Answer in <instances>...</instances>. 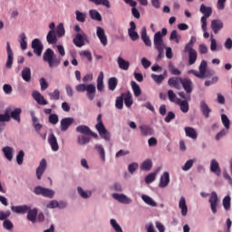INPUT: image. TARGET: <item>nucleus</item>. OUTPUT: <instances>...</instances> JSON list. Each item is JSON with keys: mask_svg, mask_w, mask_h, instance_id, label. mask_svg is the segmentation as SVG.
Wrapping results in <instances>:
<instances>
[{"mask_svg": "<svg viewBox=\"0 0 232 232\" xmlns=\"http://www.w3.org/2000/svg\"><path fill=\"white\" fill-rule=\"evenodd\" d=\"M43 60L47 63L50 68H55L61 64V57L55 56V53L51 48L45 50Z\"/></svg>", "mask_w": 232, "mask_h": 232, "instance_id": "1", "label": "nucleus"}, {"mask_svg": "<svg viewBox=\"0 0 232 232\" xmlns=\"http://www.w3.org/2000/svg\"><path fill=\"white\" fill-rule=\"evenodd\" d=\"M76 91H78L80 93L86 92V97L89 99V101H93V99H95V93H97V88L92 83L78 84L76 85Z\"/></svg>", "mask_w": 232, "mask_h": 232, "instance_id": "2", "label": "nucleus"}, {"mask_svg": "<svg viewBox=\"0 0 232 232\" xmlns=\"http://www.w3.org/2000/svg\"><path fill=\"white\" fill-rule=\"evenodd\" d=\"M97 122L98 123L95 125V128L99 132L100 137H102V139H104V140H110V132H108V130H106V127H104V123H102V114L98 115Z\"/></svg>", "mask_w": 232, "mask_h": 232, "instance_id": "3", "label": "nucleus"}, {"mask_svg": "<svg viewBox=\"0 0 232 232\" xmlns=\"http://www.w3.org/2000/svg\"><path fill=\"white\" fill-rule=\"evenodd\" d=\"M166 35H168V29L166 28H163L161 33L159 31L154 34V46L156 50L162 51V48H165L164 40H162V37Z\"/></svg>", "mask_w": 232, "mask_h": 232, "instance_id": "4", "label": "nucleus"}, {"mask_svg": "<svg viewBox=\"0 0 232 232\" xmlns=\"http://www.w3.org/2000/svg\"><path fill=\"white\" fill-rule=\"evenodd\" d=\"M199 11L204 15L201 17V28L203 32H206L208 26V17H211V14H213V9L211 7L201 5Z\"/></svg>", "mask_w": 232, "mask_h": 232, "instance_id": "5", "label": "nucleus"}, {"mask_svg": "<svg viewBox=\"0 0 232 232\" xmlns=\"http://www.w3.org/2000/svg\"><path fill=\"white\" fill-rule=\"evenodd\" d=\"M34 195H42V197H45L47 198H53V195L55 192L50 188H43L41 186H37L34 189Z\"/></svg>", "mask_w": 232, "mask_h": 232, "instance_id": "6", "label": "nucleus"}, {"mask_svg": "<svg viewBox=\"0 0 232 232\" xmlns=\"http://www.w3.org/2000/svg\"><path fill=\"white\" fill-rule=\"evenodd\" d=\"M180 84L183 90H185L187 95H191L193 92V81L189 78H181Z\"/></svg>", "mask_w": 232, "mask_h": 232, "instance_id": "7", "label": "nucleus"}, {"mask_svg": "<svg viewBox=\"0 0 232 232\" xmlns=\"http://www.w3.org/2000/svg\"><path fill=\"white\" fill-rule=\"evenodd\" d=\"M32 48L34 50V53L38 55V57H41L43 54V50L44 46L43 45V43H41V40L35 38L32 41Z\"/></svg>", "mask_w": 232, "mask_h": 232, "instance_id": "8", "label": "nucleus"}, {"mask_svg": "<svg viewBox=\"0 0 232 232\" xmlns=\"http://www.w3.org/2000/svg\"><path fill=\"white\" fill-rule=\"evenodd\" d=\"M208 202L210 204V209L212 213L214 215L217 214V206H218V195H217V192H211Z\"/></svg>", "mask_w": 232, "mask_h": 232, "instance_id": "9", "label": "nucleus"}, {"mask_svg": "<svg viewBox=\"0 0 232 232\" xmlns=\"http://www.w3.org/2000/svg\"><path fill=\"white\" fill-rule=\"evenodd\" d=\"M183 53H188V64L189 66H193L195 63H197V57L198 54L197 53V50L195 49H183Z\"/></svg>", "mask_w": 232, "mask_h": 232, "instance_id": "10", "label": "nucleus"}, {"mask_svg": "<svg viewBox=\"0 0 232 232\" xmlns=\"http://www.w3.org/2000/svg\"><path fill=\"white\" fill-rule=\"evenodd\" d=\"M75 122V120L72 117L63 118L60 121L61 131H68V128Z\"/></svg>", "mask_w": 232, "mask_h": 232, "instance_id": "11", "label": "nucleus"}, {"mask_svg": "<svg viewBox=\"0 0 232 232\" xmlns=\"http://www.w3.org/2000/svg\"><path fill=\"white\" fill-rule=\"evenodd\" d=\"M77 133H82V135H91L92 137H94V139H97V133L92 131L90 127L86 125H80L76 127Z\"/></svg>", "mask_w": 232, "mask_h": 232, "instance_id": "12", "label": "nucleus"}, {"mask_svg": "<svg viewBox=\"0 0 232 232\" xmlns=\"http://www.w3.org/2000/svg\"><path fill=\"white\" fill-rule=\"evenodd\" d=\"M96 35L100 39V42L102 44L103 46L108 45V36H106V33L104 32V29H102V27H97Z\"/></svg>", "mask_w": 232, "mask_h": 232, "instance_id": "13", "label": "nucleus"}, {"mask_svg": "<svg viewBox=\"0 0 232 232\" xmlns=\"http://www.w3.org/2000/svg\"><path fill=\"white\" fill-rule=\"evenodd\" d=\"M47 166H48V164L46 163V160L43 159L40 161L38 168L36 169V177H37L38 180H41V178L43 177L44 171H46Z\"/></svg>", "mask_w": 232, "mask_h": 232, "instance_id": "14", "label": "nucleus"}, {"mask_svg": "<svg viewBox=\"0 0 232 232\" xmlns=\"http://www.w3.org/2000/svg\"><path fill=\"white\" fill-rule=\"evenodd\" d=\"M139 130H140L141 137H150V135H153V128L150 125L141 124L139 126Z\"/></svg>", "mask_w": 232, "mask_h": 232, "instance_id": "15", "label": "nucleus"}, {"mask_svg": "<svg viewBox=\"0 0 232 232\" xmlns=\"http://www.w3.org/2000/svg\"><path fill=\"white\" fill-rule=\"evenodd\" d=\"M6 50H7V61L5 63L6 68H12V64H14V52H12V48L10 47V42L6 43Z\"/></svg>", "mask_w": 232, "mask_h": 232, "instance_id": "16", "label": "nucleus"}, {"mask_svg": "<svg viewBox=\"0 0 232 232\" xmlns=\"http://www.w3.org/2000/svg\"><path fill=\"white\" fill-rule=\"evenodd\" d=\"M32 97L36 101L37 104H40V106H46V104H48V102L44 100V96H43L39 91H34Z\"/></svg>", "mask_w": 232, "mask_h": 232, "instance_id": "17", "label": "nucleus"}, {"mask_svg": "<svg viewBox=\"0 0 232 232\" xmlns=\"http://www.w3.org/2000/svg\"><path fill=\"white\" fill-rule=\"evenodd\" d=\"M112 198H114V200H118L121 204H131L132 202L131 198H128L124 194L114 193L112 194Z\"/></svg>", "mask_w": 232, "mask_h": 232, "instance_id": "18", "label": "nucleus"}, {"mask_svg": "<svg viewBox=\"0 0 232 232\" xmlns=\"http://www.w3.org/2000/svg\"><path fill=\"white\" fill-rule=\"evenodd\" d=\"M210 171L217 175V177H220L222 175V170L220 169V165L217 160H212L210 162Z\"/></svg>", "mask_w": 232, "mask_h": 232, "instance_id": "19", "label": "nucleus"}, {"mask_svg": "<svg viewBox=\"0 0 232 232\" xmlns=\"http://www.w3.org/2000/svg\"><path fill=\"white\" fill-rule=\"evenodd\" d=\"M21 113H23V110H21V108H16L14 111H12V108H10V119L16 121L18 124L21 122Z\"/></svg>", "mask_w": 232, "mask_h": 232, "instance_id": "20", "label": "nucleus"}, {"mask_svg": "<svg viewBox=\"0 0 232 232\" xmlns=\"http://www.w3.org/2000/svg\"><path fill=\"white\" fill-rule=\"evenodd\" d=\"M180 79H182V77L169 78L168 81L169 86H170V88H175L176 90H180Z\"/></svg>", "mask_w": 232, "mask_h": 232, "instance_id": "21", "label": "nucleus"}, {"mask_svg": "<svg viewBox=\"0 0 232 232\" xmlns=\"http://www.w3.org/2000/svg\"><path fill=\"white\" fill-rule=\"evenodd\" d=\"M211 28L214 34H218V32L224 28V23L220 20H212Z\"/></svg>", "mask_w": 232, "mask_h": 232, "instance_id": "22", "label": "nucleus"}, {"mask_svg": "<svg viewBox=\"0 0 232 232\" xmlns=\"http://www.w3.org/2000/svg\"><path fill=\"white\" fill-rule=\"evenodd\" d=\"M12 211L14 213H20L22 215H24V213H28L30 207L28 205H24V206H13L11 207Z\"/></svg>", "mask_w": 232, "mask_h": 232, "instance_id": "23", "label": "nucleus"}, {"mask_svg": "<svg viewBox=\"0 0 232 232\" xmlns=\"http://www.w3.org/2000/svg\"><path fill=\"white\" fill-rule=\"evenodd\" d=\"M179 208L181 210L182 217H186L188 215V204L186 203V198H180L179 201Z\"/></svg>", "mask_w": 232, "mask_h": 232, "instance_id": "24", "label": "nucleus"}, {"mask_svg": "<svg viewBox=\"0 0 232 232\" xmlns=\"http://www.w3.org/2000/svg\"><path fill=\"white\" fill-rule=\"evenodd\" d=\"M48 142L53 151H59V143H57V138L54 134H51L48 138Z\"/></svg>", "mask_w": 232, "mask_h": 232, "instance_id": "25", "label": "nucleus"}, {"mask_svg": "<svg viewBox=\"0 0 232 232\" xmlns=\"http://www.w3.org/2000/svg\"><path fill=\"white\" fill-rule=\"evenodd\" d=\"M49 44H57V34L54 30H50L46 36Z\"/></svg>", "mask_w": 232, "mask_h": 232, "instance_id": "26", "label": "nucleus"}, {"mask_svg": "<svg viewBox=\"0 0 232 232\" xmlns=\"http://www.w3.org/2000/svg\"><path fill=\"white\" fill-rule=\"evenodd\" d=\"M200 110L204 117L206 119H209V113H211V109L209 108V106H208V103H206V102L202 101L200 102Z\"/></svg>", "mask_w": 232, "mask_h": 232, "instance_id": "27", "label": "nucleus"}, {"mask_svg": "<svg viewBox=\"0 0 232 232\" xmlns=\"http://www.w3.org/2000/svg\"><path fill=\"white\" fill-rule=\"evenodd\" d=\"M97 90L98 92H104V72H100L97 78Z\"/></svg>", "mask_w": 232, "mask_h": 232, "instance_id": "28", "label": "nucleus"}, {"mask_svg": "<svg viewBox=\"0 0 232 232\" xmlns=\"http://www.w3.org/2000/svg\"><path fill=\"white\" fill-rule=\"evenodd\" d=\"M72 43L78 48H82V46H84V35L77 34L76 36L73 38Z\"/></svg>", "mask_w": 232, "mask_h": 232, "instance_id": "29", "label": "nucleus"}, {"mask_svg": "<svg viewBox=\"0 0 232 232\" xmlns=\"http://www.w3.org/2000/svg\"><path fill=\"white\" fill-rule=\"evenodd\" d=\"M169 184V172H164L160 179V188H167Z\"/></svg>", "mask_w": 232, "mask_h": 232, "instance_id": "30", "label": "nucleus"}, {"mask_svg": "<svg viewBox=\"0 0 232 232\" xmlns=\"http://www.w3.org/2000/svg\"><path fill=\"white\" fill-rule=\"evenodd\" d=\"M141 39L145 44V46H151V39H150V36H148V32L146 30V27H142L141 29Z\"/></svg>", "mask_w": 232, "mask_h": 232, "instance_id": "31", "label": "nucleus"}, {"mask_svg": "<svg viewBox=\"0 0 232 232\" xmlns=\"http://www.w3.org/2000/svg\"><path fill=\"white\" fill-rule=\"evenodd\" d=\"M118 66L121 70H130V62L124 60L122 57L119 56L117 59Z\"/></svg>", "mask_w": 232, "mask_h": 232, "instance_id": "32", "label": "nucleus"}, {"mask_svg": "<svg viewBox=\"0 0 232 232\" xmlns=\"http://www.w3.org/2000/svg\"><path fill=\"white\" fill-rule=\"evenodd\" d=\"M27 220L30 222L35 223V220H37V208H29L27 210Z\"/></svg>", "mask_w": 232, "mask_h": 232, "instance_id": "33", "label": "nucleus"}, {"mask_svg": "<svg viewBox=\"0 0 232 232\" xmlns=\"http://www.w3.org/2000/svg\"><path fill=\"white\" fill-rule=\"evenodd\" d=\"M185 133L187 137H189V139H193L194 140L198 137L197 130H195L193 127H186Z\"/></svg>", "mask_w": 232, "mask_h": 232, "instance_id": "34", "label": "nucleus"}, {"mask_svg": "<svg viewBox=\"0 0 232 232\" xmlns=\"http://www.w3.org/2000/svg\"><path fill=\"white\" fill-rule=\"evenodd\" d=\"M22 79L25 81V82H30L32 81V70L29 67H25L22 71Z\"/></svg>", "mask_w": 232, "mask_h": 232, "instance_id": "35", "label": "nucleus"}, {"mask_svg": "<svg viewBox=\"0 0 232 232\" xmlns=\"http://www.w3.org/2000/svg\"><path fill=\"white\" fill-rule=\"evenodd\" d=\"M177 103L179 104L180 110L183 113H188L189 111V103H188V101L184 100L180 102V99L177 98L176 99Z\"/></svg>", "mask_w": 232, "mask_h": 232, "instance_id": "36", "label": "nucleus"}, {"mask_svg": "<svg viewBox=\"0 0 232 232\" xmlns=\"http://www.w3.org/2000/svg\"><path fill=\"white\" fill-rule=\"evenodd\" d=\"M3 153L5 157V159H7V160L12 161V159H14V149H12L11 147H5L3 149Z\"/></svg>", "mask_w": 232, "mask_h": 232, "instance_id": "37", "label": "nucleus"}, {"mask_svg": "<svg viewBox=\"0 0 232 232\" xmlns=\"http://www.w3.org/2000/svg\"><path fill=\"white\" fill-rule=\"evenodd\" d=\"M130 86L132 88L135 97H140V95H142V91L140 90V86H139V84H137L135 81L130 82Z\"/></svg>", "mask_w": 232, "mask_h": 232, "instance_id": "38", "label": "nucleus"}, {"mask_svg": "<svg viewBox=\"0 0 232 232\" xmlns=\"http://www.w3.org/2000/svg\"><path fill=\"white\" fill-rule=\"evenodd\" d=\"M124 104L127 108H131L133 104V99L131 96V92H128L127 93H124L123 96Z\"/></svg>", "mask_w": 232, "mask_h": 232, "instance_id": "39", "label": "nucleus"}, {"mask_svg": "<svg viewBox=\"0 0 232 232\" xmlns=\"http://www.w3.org/2000/svg\"><path fill=\"white\" fill-rule=\"evenodd\" d=\"M151 168H153V162L151 160H146L140 165V169H142V171H150Z\"/></svg>", "mask_w": 232, "mask_h": 232, "instance_id": "40", "label": "nucleus"}, {"mask_svg": "<svg viewBox=\"0 0 232 232\" xmlns=\"http://www.w3.org/2000/svg\"><path fill=\"white\" fill-rule=\"evenodd\" d=\"M141 198L145 204H148V206H151V208H157V202L153 200L150 196L148 195H142Z\"/></svg>", "mask_w": 232, "mask_h": 232, "instance_id": "41", "label": "nucleus"}, {"mask_svg": "<svg viewBox=\"0 0 232 232\" xmlns=\"http://www.w3.org/2000/svg\"><path fill=\"white\" fill-rule=\"evenodd\" d=\"M0 122H10V107L5 110L4 114H0Z\"/></svg>", "mask_w": 232, "mask_h": 232, "instance_id": "42", "label": "nucleus"}, {"mask_svg": "<svg viewBox=\"0 0 232 232\" xmlns=\"http://www.w3.org/2000/svg\"><path fill=\"white\" fill-rule=\"evenodd\" d=\"M124 93H121V96L116 98L115 106L117 110H122V108H124Z\"/></svg>", "mask_w": 232, "mask_h": 232, "instance_id": "43", "label": "nucleus"}, {"mask_svg": "<svg viewBox=\"0 0 232 232\" xmlns=\"http://www.w3.org/2000/svg\"><path fill=\"white\" fill-rule=\"evenodd\" d=\"M118 80L115 77H111L109 79L108 81V86H109V90L111 92H115V88H117V84H118Z\"/></svg>", "mask_w": 232, "mask_h": 232, "instance_id": "44", "label": "nucleus"}, {"mask_svg": "<svg viewBox=\"0 0 232 232\" xmlns=\"http://www.w3.org/2000/svg\"><path fill=\"white\" fill-rule=\"evenodd\" d=\"M47 208H49L50 209H53L55 208H66V203H64V202L59 203V202H57V200H52L47 205Z\"/></svg>", "mask_w": 232, "mask_h": 232, "instance_id": "45", "label": "nucleus"}, {"mask_svg": "<svg viewBox=\"0 0 232 232\" xmlns=\"http://www.w3.org/2000/svg\"><path fill=\"white\" fill-rule=\"evenodd\" d=\"M91 19H93L94 21H102V16L101 15V13H99L97 10H90L89 12Z\"/></svg>", "mask_w": 232, "mask_h": 232, "instance_id": "46", "label": "nucleus"}, {"mask_svg": "<svg viewBox=\"0 0 232 232\" xmlns=\"http://www.w3.org/2000/svg\"><path fill=\"white\" fill-rule=\"evenodd\" d=\"M180 39H182V36H180V34H179L177 30H173L170 34L169 40L175 41V43L177 44H179V43H180Z\"/></svg>", "mask_w": 232, "mask_h": 232, "instance_id": "47", "label": "nucleus"}, {"mask_svg": "<svg viewBox=\"0 0 232 232\" xmlns=\"http://www.w3.org/2000/svg\"><path fill=\"white\" fill-rule=\"evenodd\" d=\"M20 46L22 48V50H26V48L28 47V43H26V34L24 33H22L20 35Z\"/></svg>", "mask_w": 232, "mask_h": 232, "instance_id": "48", "label": "nucleus"}, {"mask_svg": "<svg viewBox=\"0 0 232 232\" xmlns=\"http://www.w3.org/2000/svg\"><path fill=\"white\" fill-rule=\"evenodd\" d=\"M206 70H208V62H206V60H202L199 65V72L205 78L208 77V73H206Z\"/></svg>", "mask_w": 232, "mask_h": 232, "instance_id": "49", "label": "nucleus"}, {"mask_svg": "<svg viewBox=\"0 0 232 232\" xmlns=\"http://www.w3.org/2000/svg\"><path fill=\"white\" fill-rule=\"evenodd\" d=\"M90 137L88 136H78L77 137V143L80 144V146H84L90 142Z\"/></svg>", "mask_w": 232, "mask_h": 232, "instance_id": "50", "label": "nucleus"}, {"mask_svg": "<svg viewBox=\"0 0 232 232\" xmlns=\"http://www.w3.org/2000/svg\"><path fill=\"white\" fill-rule=\"evenodd\" d=\"M56 34L58 37H64L66 31L64 30V24L61 23L56 27Z\"/></svg>", "mask_w": 232, "mask_h": 232, "instance_id": "51", "label": "nucleus"}, {"mask_svg": "<svg viewBox=\"0 0 232 232\" xmlns=\"http://www.w3.org/2000/svg\"><path fill=\"white\" fill-rule=\"evenodd\" d=\"M223 207L226 211H229V209H231V197L226 196L223 198Z\"/></svg>", "mask_w": 232, "mask_h": 232, "instance_id": "52", "label": "nucleus"}, {"mask_svg": "<svg viewBox=\"0 0 232 232\" xmlns=\"http://www.w3.org/2000/svg\"><path fill=\"white\" fill-rule=\"evenodd\" d=\"M91 3H94V5H102L106 6V8H111L110 0H89Z\"/></svg>", "mask_w": 232, "mask_h": 232, "instance_id": "53", "label": "nucleus"}, {"mask_svg": "<svg viewBox=\"0 0 232 232\" xmlns=\"http://www.w3.org/2000/svg\"><path fill=\"white\" fill-rule=\"evenodd\" d=\"M95 150H96V151H98V153H100L102 160H105L106 152L104 151V147H102V145L96 144Z\"/></svg>", "mask_w": 232, "mask_h": 232, "instance_id": "54", "label": "nucleus"}, {"mask_svg": "<svg viewBox=\"0 0 232 232\" xmlns=\"http://www.w3.org/2000/svg\"><path fill=\"white\" fill-rule=\"evenodd\" d=\"M221 121H222V124L225 126L226 130H229V126L231 124V121H229V118H227V115L222 114L221 115Z\"/></svg>", "mask_w": 232, "mask_h": 232, "instance_id": "55", "label": "nucleus"}, {"mask_svg": "<svg viewBox=\"0 0 232 232\" xmlns=\"http://www.w3.org/2000/svg\"><path fill=\"white\" fill-rule=\"evenodd\" d=\"M169 70L172 75H181L182 73V72L177 69L173 63H169Z\"/></svg>", "mask_w": 232, "mask_h": 232, "instance_id": "56", "label": "nucleus"}, {"mask_svg": "<svg viewBox=\"0 0 232 232\" xmlns=\"http://www.w3.org/2000/svg\"><path fill=\"white\" fill-rule=\"evenodd\" d=\"M193 164H195V160H188L183 167H181V169L183 171H189L191 168H193Z\"/></svg>", "mask_w": 232, "mask_h": 232, "instance_id": "57", "label": "nucleus"}, {"mask_svg": "<svg viewBox=\"0 0 232 232\" xmlns=\"http://www.w3.org/2000/svg\"><path fill=\"white\" fill-rule=\"evenodd\" d=\"M77 189L82 198H90L92 197V192H85L81 187H78Z\"/></svg>", "mask_w": 232, "mask_h": 232, "instance_id": "58", "label": "nucleus"}, {"mask_svg": "<svg viewBox=\"0 0 232 232\" xmlns=\"http://www.w3.org/2000/svg\"><path fill=\"white\" fill-rule=\"evenodd\" d=\"M49 95L51 97V101H59L61 97V92L57 89H55L53 92H50Z\"/></svg>", "mask_w": 232, "mask_h": 232, "instance_id": "59", "label": "nucleus"}, {"mask_svg": "<svg viewBox=\"0 0 232 232\" xmlns=\"http://www.w3.org/2000/svg\"><path fill=\"white\" fill-rule=\"evenodd\" d=\"M76 21H78L79 23H84L86 21V15L82 13H81V11H76Z\"/></svg>", "mask_w": 232, "mask_h": 232, "instance_id": "60", "label": "nucleus"}, {"mask_svg": "<svg viewBox=\"0 0 232 232\" xmlns=\"http://www.w3.org/2000/svg\"><path fill=\"white\" fill-rule=\"evenodd\" d=\"M50 124L55 125L59 122V116L55 113L49 115Z\"/></svg>", "mask_w": 232, "mask_h": 232, "instance_id": "61", "label": "nucleus"}, {"mask_svg": "<svg viewBox=\"0 0 232 232\" xmlns=\"http://www.w3.org/2000/svg\"><path fill=\"white\" fill-rule=\"evenodd\" d=\"M111 226L113 227V229L116 232H123L122 228L121 227V226L119 224H117V220L115 219H111Z\"/></svg>", "mask_w": 232, "mask_h": 232, "instance_id": "62", "label": "nucleus"}, {"mask_svg": "<svg viewBox=\"0 0 232 232\" xmlns=\"http://www.w3.org/2000/svg\"><path fill=\"white\" fill-rule=\"evenodd\" d=\"M23 160H24V151L20 150L16 156V162L21 166V164H23Z\"/></svg>", "mask_w": 232, "mask_h": 232, "instance_id": "63", "label": "nucleus"}, {"mask_svg": "<svg viewBox=\"0 0 232 232\" xmlns=\"http://www.w3.org/2000/svg\"><path fill=\"white\" fill-rule=\"evenodd\" d=\"M151 79L157 82V84H160L162 81H164V75L162 74H151Z\"/></svg>", "mask_w": 232, "mask_h": 232, "instance_id": "64", "label": "nucleus"}]
</instances>
